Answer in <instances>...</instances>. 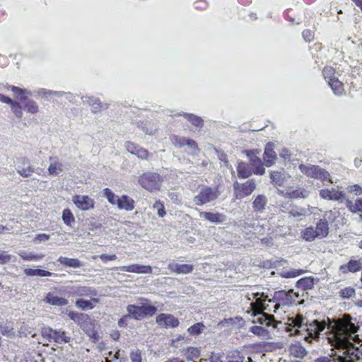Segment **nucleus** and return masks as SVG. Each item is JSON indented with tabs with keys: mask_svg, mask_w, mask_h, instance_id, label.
I'll return each mask as SVG.
<instances>
[{
	"mask_svg": "<svg viewBox=\"0 0 362 362\" xmlns=\"http://www.w3.org/2000/svg\"><path fill=\"white\" fill-rule=\"evenodd\" d=\"M156 322L159 325H168V324L170 322L172 324V327H176L178 325L179 322L177 320V318H156Z\"/></svg>",
	"mask_w": 362,
	"mask_h": 362,
	"instance_id": "nucleus-50",
	"label": "nucleus"
},
{
	"mask_svg": "<svg viewBox=\"0 0 362 362\" xmlns=\"http://www.w3.org/2000/svg\"><path fill=\"white\" fill-rule=\"evenodd\" d=\"M139 159L147 160L150 156L148 151L143 147H141L136 155Z\"/></svg>",
	"mask_w": 362,
	"mask_h": 362,
	"instance_id": "nucleus-58",
	"label": "nucleus"
},
{
	"mask_svg": "<svg viewBox=\"0 0 362 362\" xmlns=\"http://www.w3.org/2000/svg\"><path fill=\"white\" fill-rule=\"evenodd\" d=\"M270 178L272 182L279 186L284 185V178L281 173L278 171H273L270 173Z\"/></svg>",
	"mask_w": 362,
	"mask_h": 362,
	"instance_id": "nucleus-47",
	"label": "nucleus"
},
{
	"mask_svg": "<svg viewBox=\"0 0 362 362\" xmlns=\"http://www.w3.org/2000/svg\"><path fill=\"white\" fill-rule=\"evenodd\" d=\"M348 325L341 323H334L329 328L334 331V335L329 337V344L335 349H339V353L332 354L331 358L320 357L315 362H354L359 358L358 349L351 341L352 339H346L344 335L345 327Z\"/></svg>",
	"mask_w": 362,
	"mask_h": 362,
	"instance_id": "nucleus-1",
	"label": "nucleus"
},
{
	"mask_svg": "<svg viewBox=\"0 0 362 362\" xmlns=\"http://www.w3.org/2000/svg\"><path fill=\"white\" fill-rule=\"evenodd\" d=\"M307 195L308 193L303 188L288 190L286 192V197L291 199L305 198Z\"/></svg>",
	"mask_w": 362,
	"mask_h": 362,
	"instance_id": "nucleus-42",
	"label": "nucleus"
},
{
	"mask_svg": "<svg viewBox=\"0 0 362 362\" xmlns=\"http://www.w3.org/2000/svg\"><path fill=\"white\" fill-rule=\"evenodd\" d=\"M18 255L23 260L26 261L40 260L44 257L42 254L28 253L26 252H21Z\"/></svg>",
	"mask_w": 362,
	"mask_h": 362,
	"instance_id": "nucleus-45",
	"label": "nucleus"
},
{
	"mask_svg": "<svg viewBox=\"0 0 362 362\" xmlns=\"http://www.w3.org/2000/svg\"><path fill=\"white\" fill-rule=\"evenodd\" d=\"M256 189V183L254 180H249L243 183L235 182L233 190L235 197L241 199L250 195Z\"/></svg>",
	"mask_w": 362,
	"mask_h": 362,
	"instance_id": "nucleus-11",
	"label": "nucleus"
},
{
	"mask_svg": "<svg viewBox=\"0 0 362 362\" xmlns=\"http://www.w3.org/2000/svg\"><path fill=\"white\" fill-rule=\"evenodd\" d=\"M168 269L173 273L177 274H187L194 270V266L192 264H179L175 262L169 263Z\"/></svg>",
	"mask_w": 362,
	"mask_h": 362,
	"instance_id": "nucleus-20",
	"label": "nucleus"
},
{
	"mask_svg": "<svg viewBox=\"0 0 362 362\" xmlns=\"http://www.w3.org/2000/svg\"><path fill=\"white\" fill-rule=\"evenodd\" d=\"M50 332L51 337L57 343H68L70 341V337L66 336V333L64 331L51 329Z\"/></svg>",
	"mask_w": 362,
	"mask_h": 362,
	"instance_id": "nucleus-35",
	"label": "nucleus"
},
{
	"mask_svg": "<svg viewBox=\"0 0 362 362\" xmlns=\"http://www.w3.org/2000/svg\"><path fill=\"white\" fill-rule=\"evenodd\" d=\"M49 160L52 161L49 168L48 173L50 175H58L64 170V165L57 158L50 157Z\"/></svg>",
	"mask_w": 362,
	"mask_h": 362,
	"instance_id": "nucleus-28",
	"label": "nucleus"
},
{
	"mask_svg": "<svg viewBox=\"0 0 362 362\" xmlns=\"http://www.w3.org/2000/svg\"><path fill=\"white\" fill-rule=\"evenodd\" d=\"M250 164L255 168V174L263 175L264 173L265 169L263 167L261 159L257 156H253L250 158Z\"/></svg>",
	"mask_w": 362,
	"mask_h": 362,
	"instance_id": "nucleus-39",
	"label": "nucleus"
},
{
	"mask_svg": "<svg viewBox=\"0 0 362 362\" xmlns=\"http://www.w3.org/2000/svg\"><path fill=\"white\" fill-rule=\"evenodd\" d=\"M276 318H257L258 325H254L250 328V331L259 336H265L270 331L280 328L279 325H282L281 322H277Z\"/></svg>",
	"mask_w": 362,
	"mask_h": 362,
	"instance_id": "nucleus-5",
	"label": "nucleus"
},
{
	"mask_svg": "<svg viewBox=\"0 0 362 362\" xmlns=\"http://www.w3.org/2000/svg\"><path fill=\"white\" fill-rule=\"evenodd\" d=\"M19 161L23 165H27L26 168H21L19 167L17 170V172L19 175H21L23 177H28L34 173V168L30 165L28 159L26 158H20Z\"/></svg>",
	"mask_w": 362,
	"mask_h": 362,
	"instance_id": "nucleus-29",
	"label": "nucleus"
},
{
	"mask_svg": "<svg viewBox=\"0 0 362 362\" xmlns=\"http://www.w3.org/2000/svg\"><path fill=\"white\" fill-rule=\"evenodd\" d=\"M170 143L177 148H182L185 146H187L193 150H199L198 144L194 140L185 136L173 134L170 136Z\"/></svg>",
	"mask_w": 362,
	"mask_h": 362,
	"instance_id": "nucleus-13",
	"label": "nucleus"
},
{
	"mask_svg": "<svg viewBox=\"0 0 362 362\" xmlns=\"http://www.w3.org/2000/svg\"><path fill=\"white\" fill-rule=\"evenodd\" d=\"M62 220L65 225L72 227L75 223V217L69 209H64L62 211Z\"/></svg>",
	"mask_w": 362,
	"mask_h": 362,
	"instance_id": "nucleus-41",
	"label": "nucleus"
},
{
	"mask_svg": "<svg viewBox=\"0 0 362 362\" xmlns=\"http://www.w3.org/2000/svg\"><path fill=\"white\" fill-rule=\"evenodd\" d=\"M68 293L71 296L92 297L97 295L95 289L86 286H73L69 287Z\"/></svg>",
	"mask_w": 362,
	"mask_h": 362,
	"instance_id": "nucleus-14",
	"label": "nucleus"
},
{
	"mask_svg": "<svg viewBox=\"0 0 362 362\" xmlns=\"http://www.w3.org/2000/svg\"><path fill=\"white\" fill-rule=\"evenodd\" d=\"M183 117L196 127L202 128L204 126V120L197 115L191 113H185Z\"/></svg>",
	"mask_w": 362,
	"mask_h": 362,
	"instance_id": "nucleus-40",
	"label": "nucleus"
},
{
	"mask_svg": "<svg viewBox=\"0 0 362 362\" xmlns=\"http://www.w3.org/2000/svg\"><path fill=\"white\" fill-rule=\"evenodd\" d=\"M299 169L301 173L308 177L325 181L329 177V174L327 171L317 165L300 164L299 165Z\"/></svg>",
	"mask_w": 362,
	"mask_h": 362,
	"instance_id": "nucleus-10",
	"label": "nucleus"
},
{
	"mask_svg": "<svg viewBox=\"0 0 362 362\" xmlns=\"http://www.w3.org/2000/svg\"><path fill=\"white\" fill-rule=\"evenodd\" d=\"M320 195L322 199L327 200L338 201L344 198V193L342 191L335 189H322L320 191Z\"/></svg>",
	"mask_w": 362,
	"mask_h": 362,
	"instance_id": "nucleus-22",
	"label": "nucleus"
},
{
	"mask_svg": "<svg viewBox=\"0 0 362 362\" xmlns=\"http://www.w3.org/2000/svg\"><path fill=\"white\" fill-rule=\"evenodd\" d=\"M200 217L205 218L211 223H221L226 219V216L221 213H213L207 211H201L199 214Z\"/></svg>",
	"mask_w": 362,
	"mask_h": 362,
	"instance_id": "nucleus-23",
	"label": "nucleus"
},
{
	"mask_svg": "<svg viewBox=\"0 0 362 362\" xmlns=\"http://www.w3.org/2000/svg\"><path fill=\"white\" fill-rule=\"evenodd\" d=\"M219 195L217 188L207 185L201 187L198 194L194 197V202L197 206H202L216 200Z\"/></svg>",
	"mask_w": 362,
	"mask_h": 362,
	"instance_id": "nucleus-7",
	"label": "nucleus"
},
{
	"mask_svg": "<svg viewBox=\"0 0 362 362\" xmlns=\"http://www.w3.org/2000/svg\"><path fill=\"white\" fill-rule=\"evenodd\" d=\"M57 261L62 265L71 268H79L83 266V263L76 258H68L66 257H59Z\"/></svg>",
	"mask_w": 362,
	"mask_h": 362,
	"instance_id": "nucleus-32",
	"label": "nucleus"
},
{
	"mask_svg": "<svg viewBox=\"0 0 362 362\" xmlns=\"http://www.w3.org/2000/svg\"><path fill=\"white\" fill-rule=\"evenodd\" d=\"M187 354L188 356L190 357L191 358H198L199 355V351L196 348L190 347L188 348L187 349Z\"/></svg>",
	"mask_w": 362,
	"mask_h": 362,
	"instance_id": "nucleus-62",
	"label": "nucleus"
},
{
	"mask_svg": "<svg viewBox=\"0 0 362 362\" xmlns=\"http://www.w3.org/2000/svg\"><path fill=\"white\" fill-rule=\"evenodd\" d=\"M362 269V260L351 259L348 263L339 267V271L342 274H346L349 272L356 273Z\"/></svg>",
	"mask_w": 362,
	"mask_h": 362,
	"instance_id": "nucleus-18",
	"label": "nucleus"
},
{
	"mask_svg": "<svg viewBox=\"0 0 362 362\" xmlns=\"http://www.w3.org/2000/svg\"><path fill=\"white\" fill-rule=\"evenodd\" d=\"M346 206L353 213L362 212V199L359 198L353 203L350 200L346 201Z\"/></svg>",
	"mask_w": 362,
	"mask_h": 362,
	"instance_id": "nucleus-44",
	"label": "nucleus"
},
{
	"mask_svg": "<svg viewBox=\"0 0 362 362\" xmlns=\"http://www.w3.org/2000/svg\"><path fill=\"white\" fill-rule=\"evenodd\" d=\"M342 298H349L355 295V289L351 287H346L339 292Z\"/></svg>",
	"mask_w": 362,
	"mask_h": 362,
	"instance_id": "nucleus-53",
	"label": "nucleus"
},
{
	"mask_svg": "<svg viewBox=\"0 0 362 362\" xmlns=\"http://www.w3.org/2000/svg\"><path fill=\"white\" fill-rule=\"evenodd\" d=\"M315 279L312 276H305L300 279L296 282L298 288H301L303 291L312 289L314 287Z\"/></svg>",
	"mask_w": 362,
	"mask_h": 362,
	"instance_id": "nucleus-34",
	"label": "nucleus"
},
{
	"mask_svg": "<svg viewBox=\"0 0 362 362\" xmlns=\"http://www.w3.org/2000/svg\"><path fill=\"white\" fill-rule=\"evenodd\" d=\"M125 147L128 152L135 156L136 155V151L141 148L139 145L132 141H127L125 143Z\"/></svg>",
	"mask_w": 362,
	"mask_h": 362,
	"instance_id": "nucleus-54",
	"label": "nucleus"
},
{
	"mask_svg": "<svg viewBox=\"0 0 362 362\" xmlns=\"http://www.w3.org/2000/svg\"><path fill=\"white\" fill-rule=\"evenodd\" d=\"M288 214L290 217L297 218L304 216V209L299 208L296 206H291V208L288 210Z\"/></svg>",
	"mask_w": 362,
	"mask_h": 362,
	"instance_id": "nucleus-49",
	"label": "nucleus"
},
{
	"mask_svg": "<svg viewBox=\"0 0 362 362\" xmlns=\"http://www.w3.org/2000/svg\"><path fill=\"white\" fill-rule=\"evenodd\" d=\"M301 237L303 240L308 242L313 241L315 239L317 238L315 228L312 226L305 228L301 232Z\"/></svg>",
	"mask_w": 362,
	"mask_h": 362,
	"instance_id": "nucleus-43",
	"label": "nucleus"
},
{
	"mask_svg": "<svg viewBox=\"0 0 362 362\" xmlns=\"http://www.w3.org/2000/svg\"><path fill=\"white\" fill-rule=\"evenodd\" d=\"M117 269L122 272L135 274H151L153 272V269L150 265H141L138 264L121 266Z\"/></svg>",
	"mask_w": 362,
	"mask_h": 362,
	"instance_id": "nucleus-15",
	"label": "nucleus"
},
{
	"mask_svg": "<svg viewBox=\"0 0 362 362\" xmlns=\"http://www.w3.org/2000/svg\"><path fill=\"white\" fill-rule=\"evenodd\" d=\"M267 303H265V305L264 307V313L268 312V313H273L281 314V313L279 312V310H281V307L277 301L274 299V297L272 299L267 298Z\"/></svg>",
	"mask_w": 362,
	"mask_h": 362,
	"instance_id": "nucleus-36",
	"label": "nucleus"
},
{
	"mask_svg": "<svg viewBox=\"0 0 362 362\" xmlns=\"http://www.w3.org/2000/svg\"><path fill=\"white\" fill-rule=\"evenodd\" d=\"M252 296L255 300L250 303V310L247 312L251 313L253 317L258 315H262V317H274L273 314L264 313V307L267 300L268 296L264 293H252Z\"/></svg>",
	"mask_w": 362,
	"mask_h": 362,
	"instance_id": "nucleus-8",
	"label": "nucleus"
},
{
	"mask_svg": "<svg viewBox=\"0 0 362 362\" xmlns=\"http://www.w3.org/2000/svg\"><path fill=\"white\" fill-rule=\"evenodd\" d=\"M49 239V235L45 233H41L37 234L35 238V240H39V241H46Z\"/></svg>",
	"mask_w": 362,
	"mask_h": 362,
	"instance_id": "nucleus-63",
	"label": "nucleus"
},
{
	"mask_svg": "<svg viewBox=\"0 0 362 362\" xmlns=\"http://www.w3.org/2000/svg\"><path fill=\"white\" fill-rule=\"evenodd\" d=\"M264 160L266 166L272 165L276 160V153L274 151V145L272 142L267 144L264 152Z\"/></svg>",
	"mask_w": 362,
	"mask_h": 362,
	"instance_id": "nucleus-21",
	"label": "nucleus"
},
{
	"mask_svg": "<svg viewBox=\"0 0 362 362\" xmlns=\"http://www.w3.org/2000/svg\"><path fill=\"white\" fill-rule=\"evenodd\" d=\"M24 274L27 276H51L52 274L47 270L40 269H31V268H27L24 269Z\"/></svg>",
	"mask_w": 362,
	"mask_h": 362,
	"instance_id": "nucleus-38",
	"label": "nucleus"
},
{
	"mask_svg": "<svg viewBox=\"0 0 362 362\" xmlns=\"http://www.w3.org/2000/svg\"><path fill=\"white\" fill-rule=\"evenodd\" d=\"M353 318H327V321H318L317 320H313L307 326V331L308 334L313 338H317L321 332L327 329L326 334H327V339L329 341V337L334 335V331L332 330L329 327L334 323H341L347 326L345 327L344 335L346 339H352L353 341L358 339V335H354L358 330V326L351 321Z\"/></svg>",
	"mask_w": 362,
	"mask_h": 362,
	"instance_id": "nucleus-2",
	"label": "nucleus"
},
{
	"mask_svg": "<svg viewBox=\"0 0 362 362\" xmlns=\"http://www.w3.org/2000/svg\"><path fill=\"white\" fill-rule=\"evenodd\" d=\"M329 86L337 95H342L344 93V84L337 78L327 81Z\"/></svg>",
	"mask_w": 362,
	"mask_h": 362,
	"instance_id": "nucleus-33",
	"label": "nucleus"
},
{
	"mask_svg": "<svg viewBox=\"0 0 362 362\" xmlns=\"http://www.w3.org/2000/svg\"><path fill=\"white\" fill-rule=\"evenodd\" d=\"M163 182V177L155 172H144L138 177L139 184L150 192L159 191Z\"/></svg>",
	"mask_w": 362,
	"mask_h": 362,
	"instance_id": "nucleus-4",
	"label": "nucleus"
},
{
	"mask_svg": "<svg viewBox=\"0 0 362 362\" xmlns=\"http://www.w3.org/2000/svg\"><path fill=\"white\" fill-rule=\"evenodd\" d=\"M302 36L305 41L308 42H312L315 38V33L312 30L305 29L302 33Z\"/></svg>",
	"mask_w": 362,
	"mask_h": 362,
	"instance_id": "nucleus-56",
	"label": "nucleus"
},
{
	"mask_svg": "<svg viewBox=\"0 0 362 362\" xmlns=\"http://www.w3.org/2000/svg\"><path fill=\"white\" fill-rule=\"evenodd\" d=\"M250 165L245 162H239L237 166L238 177L240 179H246L252 175Z\"/></svg>",
	"mask_w": 362,
	"mask_h": 362,
	"instance_id": "nucleus-26",
	"label": "nucleus"
},
{
	"mask_svg": "<svg viewBox=\"0 0 362 362\" xmlns=\"http://www.w3.org/2000/svg\"><path fill=\"white\" fill-rule=\"evenodd\" d=\"M117 207L119 209L132 211L135 208V202L128 195H122L119 198Z\"/></svg>",
	"mask_w": 362,
	"mask_h": 362,
	"instance_id": "nucleus-27",
	"label": "nucleus"
},
{
	"mask_svg": "<svg viewBox=\"0 0 362 362\" xmlns=\"http://www.w3.org/2000/svg\"><path fill=\"white\" fill-rule=\"evenodd\" d=\"M78 322L81 325V327L84 332L87 333L90 337L95 338L97 335L95 330L96 324L95 321L93 318H77Z\"/></svg>",
	"mask_w": 362,
	"mask_h": 362,
	"instance_id": "nucleus-17",
	"label": "nucleus"
},
{
	"mask_svg": "<svg viewBox=\"0 0 362 362\" xmlns=\"http://www.w3.org/2000/svg\"><path fill=\"white\" fill-rule=\"evenodd\" d=\"M11 259V255L7 254L6 252L0 251V264H4L9 262Z\"/></svg>",
	"mask_w": 362,
	"mask_h": 362,
	"instance_id": "nucleus-60",
	"label": "nucleus"
},
{
	"mask_svg": "<svg viewBox=\"0 0 362 362\" xmlns=\"http://www.w3.org/2000/svg\"><path fill=\"white\" fill-rule=\"evenodd\" d=\"M348 192L358 195L362 193V188L358 185H354L348 187Z\"/></svg>",
	"mask_w": 362,
	"mask_h": 362,
	"instance_id": "nucleus-61",
	"label": "nucleus"
},
{
	"mask_svg": "<svg viewBox=\"0 0 362 362\" xmlns=\"http://www.w3.org/2000/svg\"><path fill=\"white\" fill-rule=\"evenodd\" d=\"M141 300L144 301V303H142L141 305H129L127 307L129 315H124L123 317H129V315L134 317L141 315L153 316L155 315L157 311L156 308L151 305L148 300L145 298H142Z\"/></svg>",
	"mask_w": 362,
	"mask_h": 362,
	"instance_id": "nucleus-9",
	"label": "nucleus"
},
{
	"mask_svg": "<svg viewBox=\"0 0 362 362\" xmlns=\"http://www.w3.org/2000/svg\"><path fill=\"white\" fill-rule=\"evenodd\" d=\"M110 336L114 340L116 341L119 339L120 334L118 331L112 330L110 333Z\"/></svg>",
	"mask_w": 362,
	"mask_h": 362,
	"instance_id": "nucleus-64",
	"label": "nucleus"
},
{
	"mask_svg": "<svg viewBox=\"0 0 362 362\" xmlns=\"http://www.w3.org/2000/svg\"><path fill=\"white\" fill-rule=\"evenodd\" d=\"M130 358L132 362H142L141 353L139 350L132 351L130 354Z\"/></svg>",
	"mask_w": 362,
	"mask_h": 362,
	"instance_id": "nucleus-59",
	"label": "nucleus"
},
{
	"mask_svg": "<svg viewBox=\"0 0 362 362\" xmlns=\"http://www.w3.org/2000/svg\"><path fill=\"white\" fill-rule=\"evenodd\" d=\"M83 102L91 107V110L94 113L99 112L108 107L107 104L102 103L98 98L93 96L86 97V100Z\"/></svg>",
	"mask_w": 362,
	"mask_h": 362,
	"instance_id": "nucleus-24",
	"label": "nucleus"
},
{
	"mask_svg": "<svg viewBox=\"0 0 362 362\" xmlns=\"http://www.w3.org/2000/svg\"><path fill=\"white\" fill-rule=\"evenodd\" d=\"M290 353L292 356L297 358H303L306 355L305 349L300 344H292L290 346Z\"/></svg>",
	"mask_w": 362,
	"mask_h": 362,
	"instance_id": "nucleus-37",
	"label": "nucleus"
},
{
	"mask_svg": "<svg viewBox=\"0 0 362 362\" xmlns=\"http://www.w3.org/2000/svg\"><path fill=\"white\" fill-rule=\"evenodd\" d=\"M205 326L202 323H197L192 326H191L188 329V332L192 335H198L200 333L202 332V331L204 329Z\"/></svg>",
	"mask_w": 362,
	"mask_h": 362,
	"instance_id": "nucleus-51",
	"label": "nucleus"
},
{
	"mask_svg": "<svg viewBox=\"0 0 362 362\" xmlns=\"http://www.w3.org/2000/svg\"><path fill=\"white\" fill-rule=\"evenodd\" d=\"M273 296L281 307V310L284 313H286V308L291 305L303 304L304 302L303 299H300L299 293L294 292L292 289L288 291L285 290L277 291L274 292Z\"/></svg>",
	"mask_w": 362,
	"mask_h": 362,
	"instance_id": "nucleus-3",
	"label": "nucleus"
},
{
	"mask_svg": "<svg viewBox=\"0 0 362 362\" xmlns=\"http://www.w3.org/2000/svg\"><path fill=\"white\" fill-rule=\"evenodd\" d=\"M267 203V197L263 194L256 197L252 202V207L255 212L262 213L265 209Z\"/></svg>",
	"mask_w": 362,
	"mask_h": 362,
	"instance_id": "nucleus-31",
	"label": "nucleus"
},
{
	"mask_svg": "<svg viewBox=\"0 0 362 362\" xmlns=\"http://www.w3.org/2000/svg\"><path fill=\"white\" fill-rule=\"evenodd\" d=\"M317 238H324L329 234V223L326 218H320L316 224L315 228Z\"/></svg>",
	"mask_w": 362,
	"mask_h": 362,
	"instance_id": "nucleus-25",
	"label": "nucleus"
},
{
	"mask_svg": "<svg viewBox=\"0 0 362 362\" xmlns=\"http://www.w3.org/2000/svg\"><path fill=\"white\" fill-rule=\"evenodd\" d=\"M98 257H99L104 263H107L109 261L116 260L117 258V255L115 254H112V255L102 254L98 256H96V255L93 256L92 259H96Z\"/></svg>",
	"mask_w": 362,
	"mask_h": 362,
	"instance_id": "nucleus-55",
	"label": "nucleus"
},
{
	"mask_svg": "<svg viewBox=\"0 0 362 362\" xmlns=\"http://www.w3.org/2000/svg\"><path fill=\"white\" fill-rule=\"evenodd\" d=\"M305 273L303 269H293L285 273L284 275L286 278H294Z\"/></svg>",
	"mask_w": 362,
	"mask_h": 362,
	"instance_id": "nucleus-57",
	"label": "nucleus"
},
{
	"mask_svg": "<svg viewBox=\"0 0 362 362\" xmlns=\"http://www.w3.org/2000/svg\"><path fill=\"white\" fill-rule=\"evenodd\" d=\"M322 75L325 80L335 78V69L331 66H325L322 69Z\"/></svg>",
	"mask_w": 362,
	"mask_h": 362,
	"instance_id": "nucleus-48",
	"label": "nucleus"
},
{
	"mask_svg": "<svg viewBox=\"0 0 362 362\" xmlns=\"http://www.w3.org/2000/svg\"><path fill=\"white\" fill-rule=\"evenodd\" d=\"M104 195L107 199L108 202L112 205H118L119 198L115 195L110 189L105 188L104 189Z\"/></svg>",
	"mask_w": 362,
	"mask_h": 362,
	"instance_id": "nucleus-46",
	"label": "nucleus"
},
{
	"mask_svg": "<svg viewBox=\"0 0 362 362\" xmlns=\"http://www.w3.org/2000/svg\"><path fill=\"white\" fill-rule=\"evenodd\" d=\"M8 90H11L17 97H20V100L24 102V109L30 114H37L39 112L37 103L33 100H28L27 95L30 94L25 89L15 86H8Z\"/></svg>",
	"mask_w": 362,
	"mask_h": 362,
	"instance_id": "nucleus-6",
	"label": "nucleus"
},
{
	"mask_svg": "<svg viewBox=\"0 0 362 362\" xmlns=\"http://www.w3.org/2000/svg\"><path fill=\"white\" fill-rule=\"evenodd\" d=\"M47 304L54 306L62 307L68 304V300L63 297L58 296L54 292H49L43 299Z\"/></svg>",
	"mask_w": 362,
	"mask_h": 362,
	"instance_id": "nucleus-19",
	"label": "nucleus"
},
{
	"mask_svg": "<svg viewBox=\"0 0 362 362\" xmlns=\"http://www.w3.org/2000/svg\"><path fill=\"white\" fill-rule=\"evenodd\" d=\"M0 102L10 105L12 112L17 118L21 119L23 117V108L18 102L1 93H0Z\"/></svg>",
	"mask_w": 362,
	"mask_h": 362,
	"instance_id": "nucleus-16",
	"label": "nucleus"
},
{
	"mask_svg": "<svg viewBox=\"0 0 362 362\" xmlns=\"http://www.w3.org/2000/svg\"><path fill=\"white\" fill-rule=\"evenodd\" d=\"M98 302V299L95 298H92L90 300L80 298L76 300L75 305L78 308L82 310H87L93 309L95 307V304Z\"/></svg>",
	"mask_w": 362,
	"mask_h": 362,
	"instance_id": "nucleus-30",
	"label": "nucleus"
},
{
	"mask_svg": "<svg viewBox=\"0 0 362 362\" xmlns=\"http://www.w3.org/2000/svg\"><path fill=\"white\" fill-rule=\"evenodd\" d=\"M72 202L81 211H88L95 207L94 199L88 195H74L72 197Z\"/></svg>",
	"mask_w": 362,
	"mask_h": 362,
	"instance_id": "nucleus-12",
	"label": "nucleus"
},
{
	"mask_svg": "<svg viewBox=\"0 0 362 362\" xmlns=\"http://www.w3.org/2000/svg\"><path fill=\"white\" fill-rule=\"evenodd\" d=\"M153 208L157 210L158 215L160 217H163L166 214L164 204L160 200L156 201L154 203Z\"/></svg>",
	"mask_w": 362,
	"mask_h": 362,
	"instance_id": "nucleus-52",
	"label": "nucleus"
}]
</instances>
